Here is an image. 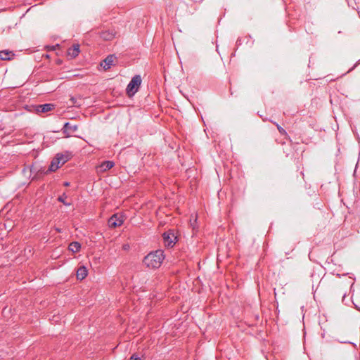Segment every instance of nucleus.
<instances>
[{
	"mask_svg": "<svg viewBox=\"0 0 360 360\" xmlns=\"http://www.w3.org/2000/svg\"><path fill=\"white\" fill-rule=\"evenodd\" d=\"M68 198V196L66 195L65 193H63L62 195H60L58 198V200L60 202H62L63 205H65V206H70L71 205V202H68L65 201V199Z\"/></svg>",
	"mask_w": 360,
	"mask_h": 360,
	"instance_id": "15",
	"label": "nucleus"
},
{
	"mask_svg": "<svg viewBox=\"0 0 360 360\" xmlns=\"http://www.w3.org/2000/svg\"><path fill=\"white\" fill-rule=\"evenodd\" d=\"M141 82V77L139 75L131 78L126 88V93L129 97H132L138 91Z\"/></svg>",
	"mask_w": 360,
	"mask_h": 360,
	"instance_id": "2",
	"label": "nucleus"
},
{
	"mask_svg": "<svg viewBox=\"0 0 360 360\" xmlns=\"http://www.w3.org/2000/svg\"><path fill=\"white\" fill-rule=\"evenodd\" d=\"M355 68H356V65H354V66L352 68V70H354Z\"/></svg>",
	"mask_w": 360,
	"mask_h": 360,
	"instance_id": "24",
	"label": "nucleus"
},
{
	"mask_svg": "<svg viewBox=\"0 0 360 360\" xmlns=\"http://www.w3.org/2000/svg\"><path fill=\"white\" fill-rule=\"evenodd\" d=\"M165 245L167 248H172L176 242V236L172 230H169L162 234Z\"/></svg>",
	"mask_w": 360,
	"mask_h": 360,
	"instance_id": "4",
	"label": "nucleus"
},
{
	"mask_svg": "<svg viewBox=\"0 0 360 360\" xmlns=\"http://www.w3.org/2000/svg\"><path fill=\"white\" fill-rule=\"evenodd\" d=\"M69 160L68 154L58 153L52 160L49 170L54 172L63 166Z\"/></svg>",
	"mask_w": 360,
	"mask_h": 360,
	"instance_id": "3",
	"label": "nucleus"
},
{
	"mask_svg": "<svg viewBox=\"0 0 360 360\" xmlns=\"http://www.w3.org/2000/svg\"><path fill=\"white\" fill-rule=\"evenodd\" d=\"M236 43L237 44H240V39H238Z\"/></svg>",
	"mask_w": 360,
	"mask_h": 360,
	"instance_id": "20",
	"label": "nucleus"
},
{
	"mask_svg": "<svg viewBox=\"0 0 360 360\" xmlns=\"http://www.w3.org/2000/svg\"><path fill=\"white\" fill-rule=\"evenodd\" d=\"M68 249L71 252H77L81 249V245L79 242L74 241L69 245Z\"/></svg>",
	"mask_w": 360,
	"mask_h": 360,
	"instance_id": "13",
	"label": "nucleus"
},
{
	"mask_svg": "<svg viewBox=\"0 0 360 360\" xmlns=\"http://www.w3.org/2000/svg\"><path fill=\"white\" fill-rule=\"evenodd\" d=\"M276 127H277V129L278 130V131L281 134H285V131L280 126L278 125V124H276Z\"/></svg>",
	"mask_w": 360,
	"mask_h": 360,
	"instance_id": "16",
	"label": "nucleus"
},
{
	"mask_svg": "<svg viewBox=\"0 0 360 360\" xmlns=\"http://www.w3.org/2000/svg\"><path fill=\"white\" fill-rule=\"evenodd\" d=\"M87 276V269L85 266H82L78 268L77 271V278L79 280H83Z\"/></svg>",
	"mask_w": 360,
	"mask_h": 360,
	"instance_id": "12",
	"label": "nucleus"
},
{
	"mask_svg": "<svg viewBox=\"0 0 360 360\" xmlns=\"http://www.w3.org/2000/svg\"><path fill=\"white\" fill-rule=\"evenodd\" d=\"M124 223V216L120 213H115L108 219V224L110 228L120 226Z\"/></svg>",
	"mask_w": 360,
	"mask_h": 360,
	"instance_id": "5",
	"label": "nucleus"
},
{
	"mask_svg": "<svg viewBox=\"0 0 360 360\" xmlns=\"http://www.w3.org/2000/svg\"><path fill=\"white\" fill-rule=\"evenodd\" d=\"M129 360H141V358H140L138 355H136V354H133V355L131 356V358H130V359H129Z\"/></svg>",
	"mask_w": 360,
	"mask_h": 360,
	"instance_id": "17",
	"label": "nucleus"
},
{
	"mask_svg": "<svg viewBox=\"0 0 360 360\" xmlns=\"http://www.w3.org/2000/svg\"><path fill=\"white\" fill-rule=\"evenodd\" d=\"M114 165H115V163L112 161H109V160L103 161L98 167V169L99 172H104L109 170L112 167H113Z\"/></svg>",
	"mask_w": 360,
	"mask_h": 360,
	"instance_id": "9",
	"label": "nucleus"
},
{
	"mask_svg": "<svg viewBox=\"0 0 360 360\" xmlns=\"http://www.w3.org/2000/svg\"><path fill=\"white\" fill-rule=\"evenodd\" d=\"M165 259L164 252L157 250L148 254L143 259V263L149 268H159Z\"/></svg>",
	"mask_w": 360,
	"mask_h": 360,
	"instance_id": "1",
	"label": "nucleus"
},
{
	"mask_svg": "<svg viewBox=\"0 0 360 360\" xmlns=\"http://www.w3.org/2000/svg\"><path fill=\"white\" fill-rule=\"evenodd\" d=\"M55 105L52 103H46L42 105H38L36 106V111L38 113H44L51 111L54 109Z\"/></svg>",
	"mask_w": 360,
	"mask_h": 360,
	"instance_id": "7",
	"label": "nucleus"
},
{
	"mask_svg": "<svg viewBox=\"0 0 360 360\" xmlns=\"http://www.w3.org/2000/svg\"><path fill=\"white\" fill-rule=\"evenodd\" d=\"M115 36V32L113 30H106L102 32L101 34V37L105 41L112 40Z\"/></svg>",
	"mask_w": 360,
	"mask_h": 360,
	"instance_id": "11",
	"label": "nucleus"
},
{
	"mask_svg": "<svg viewBox=\"0 0 360 360\" xmlns=\"http://www.w3.org/2000/svg\"><path fill=\"white\" fill-rule=\"evenodd\" d=\"M355 68H356V65H354V66L352 68V70H354Z\"/></svg>",
	"mask_w": 360,
	"mask_h": 360,
	"instance_id": "23",
	"label": "nucleus"
},
{
	"mask_svg": "<svg viewBox=\"0 0 360 360\" xmlns=\"http://www.w3.org/2000/svg\"><path fill=\"white\" fill-rule=\"evenodd\" d=\"M78 129L77 125L72 124L70 122H66L64 124L63 127V133L67 136H70L71 134L76 131Z\"/></svg>",
	"mask_w": 360,
	"mask_h": 360,
	"instance_id": "6",
	"label": "nucleus"
},
{
	"mask_svg": "<svg viewBox=\"0 0 360 360\" xmlns=\"http://www.w3.org/2000/svg\"><path fill=\"white\" fill-rule=\"evenodd\" d=\"M79 45L74 44L72 47L68 49V54L71 58H75L79 55Z\"/></svg>",
	"mask_w": 360,
	"mask_h": 360,
	"instance_id": "10",
	"label": "nucleus"
},
{
	"mask_svg": "<svg viewBox=\"0 0 360 360\" xmlns=\"http://www.w3.org/2000/svg\"><path fill=\"white\" fill-rule=\"evenodd\" d=\"M115 58V57L113 55H110L103 60L101 65L103 66L105 70L110 69L113 65Z\"/></svg>",
	"mask_w": 360,
	"mask_h": 360,
	"instance_id": "8",
	"label": "nucleus"
},
{
	"mask_svg": "<svg viewBox=\"0 0 360 360\" xmlns=\"http://www.w3.org/2000/svg\"><path fill=\"white\" fill-rule=\"evenodd\" d=\"M63 185H64L65 186H70V183H69V182H68V181H65V182H64V183H63Z\"/></svg>",
	"mask_w": 360,
	"mask_h": 360,
	"instance_id": "19",
	"label": "nucleus"
},
{
	"mask_svg": "<svg viewBox=\"0 0 360 360\" xmlns=\"http://www.w3.org/2000/svg\"><path fill=\"white\" fill-rule=\"evenodd\" d=\"M355 68H356V65H354V66L352 68V70H354Z\"/></svg>",
	"mask_w": 360,
	"mask_h": 360,
	"instance_id": "21",
	"label": "nucleus"
},
{
	"mask_svg": "<svg viewBox=\"0 0 360 360\" xmlns=\"http://www.w3.org/2000/svg\"><path fill=\"white\" fill-rule=\"evenodd\" d=\"M355 68H356V65H354V66L352 68V70H354Z\"/></svg>",
	"mask_w": 360,
	"mask_h": 360,
	"instance_id": "22",
	"label": "nucleus"
},
{
	"mask_svg": "<svg viewBox=\"0 0 360 360\" xmlns=\"http://www.w3.org/2000/svg\"><path fill=\"white\" fill-rule=\"evenodd\" d=\"M13 53L11 51H0V59L2 60H11Z\"/></svg>",
	"mask_w": 360,
	"mask_h": 360,
	"instance_id": "14",
	"label": "nucleus"
},
{
	"mask_svg": "<svg viewBox=\"0 0 360 360\" xmlns=\"http://www.w3.org/2000/svg\"><path fill=\"white\" fill-rule=\"evenodd\" d=\"M71 101H72V103L75 105H79V104H77L75 99L74 98H71Z\"/></svg>",
	"mask_w": 360,
	"mask_h": 360,
	"instance_id": "18",
	"label": "nucleus"
}]
</instances>
